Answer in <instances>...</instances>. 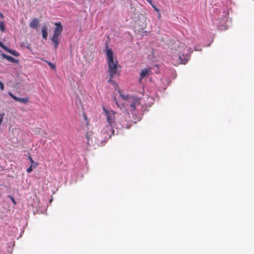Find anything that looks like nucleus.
<instances>
[{
	"instance_id": "1",
	"label": "nucleus",
	"mask_w": 254,
	"mask_h": 254,
	"mask_svg": "<svg viewBox=\"0 0 254 254\" xmlns=\"http://www.w3.org/2000/svg\"><path fill=\"white\" fill-rule=\"evenodd\" d=\"M107 49L106 54L107 57V62L108 65V72L109 73V82L113 84L115 83V81L112 78L115 76H119L121 72V66L118 64L116 58L114 59L113 53L111 49H108V45L106 44Z\"/></svg>"
},
{
	"instance_id": "2",
	"label": "nucleus",
	"mask_w": 254,
	"mask_h": 254,
	"mask_svg": "<svg viewBox=\"0 0 254 254\" xmlns=\"http://www.w3.org/2000/svg\"><path fill=\"white\" fill-rule=\"evenodd\" d=\"M121 97L125 101H127L130 105L131 110L134 111L136 107L140 104V98L135 96H130L125 95L121 91H119Z\"/></svg>"
},
{
	"instance_id": "3",
	"label": "nucleus",
	"mask_w": 254,
	"mask_h": 254,
	"mask_svg": "<svg viewBox=\"0 0 254 254\" xmlns=\"http://www.w3.org/2000/svg\"><path fill=\"white\" fill-rule=\"evenodd\" d=\"M55 25L56 27L54 29L51 41L54 45L55 48L57 49L59 44V37L61 35L63 30V27L60 22L55 23Z\"/></svg>"
},
{
	"instance_id": "4",
	"label": "nucleus",
	"mask_w": 254,
	"mask_h": 254,
	"mask_svg": "<svg viewBox=\"0 0 254 254\" xmlns=\"http://www.w3.org/2000/svg\"><path fill=\"white\" fill-rule=\"evenodd\" d=\"M182 54L179 53L178 55L173 56V64L175 65H177L180 64H185L189 61L190 57L189 56H186L185 59H183L182 57Z\"/></svg>"
},
{
	"instance_id": "5",
	"label": "nucleus",
	"mask_w": 254,
	"mask_h": 254,
	"mask_svg": "<svg viewBox=\"0 0 254 254\" xmlns=\"http://www.w3.org/2000/svg\"><path fill=\"white\" fill-rule=\"evenodd\" d=\"M103 110L107 118L108 125H114L116 122L115 115L116 113L113 110H107L104 108H103Z\"/></svg>"
},
{
	"instance_id": "6",
	"label": "nucleus",
	"mask_w": 254,
	"mask_h": 254,
	"mask_svg": "<svg viewBox=\"0 0 254 254\" xmlns=\"http://www.w3.org/2000/svg\"><path fill=\"white\" fill-rule=\"evenodd\" d=\"M114 132L113 126L110 125L105 126L102 131V133L104 135V137L105 139L110 138L112 135H114Z\"/></svg>"
},
{
	"instance_id": "7",
	"label": "nucleus",
	"mask_w": 254,
	"mask_h": 254,
	"mask_svg": "<svg viewBox=\"0 0 254 254\" xmlns=\"http://www.w3.org/2000/svg\"><path fill=\"white\" fill-rule=\"evenodd\" d=\"M151 72V68H144L141 70L140 73V80H141L143 78L147 77Z\"/></svg>"
},
{
	"instance_id": "8",
	"label": "nucleus",
	"mask_w": 254,
	"mask_h": 254,
	"mask_svg": "<svg viewBox=\"0 0 254 254\" xmlns=\"http://www.w3.org/2000/svg\"><path fill=\"white\" fill-rule=\"evenodd\" d=\"M39 20L37 18L33 19L30 23L29 26L32 28H36L38 26Z\"/></svg>"
},
{
	"instance_id": "9",
	"label": "nucleus",
	"mask_w": 254,
	"mask_h": 254,
	"mask_svg": "<svg viewBox=\"0 0 254 254\" xmlns=\"http://www.w3.org/2000/svg\"><path fill=\"white\" fill-rule=\"evenodd\" d=\"M1 56H2V57L3 58L6 59V60H7L8 61H9L11 62L16 63L17 62V61L16 60H15L13 57H12L10 56H8V55H5L4 54H2Z\"/></svg>"
},
{
	"instance_id": "10",
	"label": "nucleus",
	"mask_w": 254,
	"mask_h": 254,
	"mask_svg": "<svg viewBox=\"0 0 254 254\" xmlns=\"http://www.w3.org/2000/svg\"><path fill=\"white\" fill-rule=\"evenodd\" d=\"M42 37L44 39L47 40L48 37V33L47 31V27L46 26H44L42 28Z\"/></svg>"
},
{
	"instance_id": "11",
	"label": "nucleus",
	"mask_w": 254,
	"mask_h": 254,
	"mask_svg": "<svg viewBox=\"0 0 254 254\" xmlns=\"http://www.w3.org/2000/svg\"><path fill=\"white\" fill-rule=\"evenodd\" d=\"M17 101L24 104H27L28 101L29 99L27 97L26 98H18Z\"/></svg>"
},
{
	"instance_id": "12",
	"label": "nucleus",
	"mask_w": 254,
	"mask_h": 254,
	"mask_svg": "<svg viewBox=\"0 0 254 254\" xmlns=\"http://www.w3.org/2000/svg\"><path fill=\"white\" fill-rule=\"evenodd\" d=\"M93 135V132L92 131H87L85 134L86 138L87 140V144L89 143V141Z\"/></svg>"
},
{
	"instance_id": "13",
	"label": "nucleus",
	"mask_w": 254,
	"mask_h": 254,
	"mask_svg": "<svg viewBox=\"0 0 254 254\" xmlns=\"http://www.w3.org/2000/svg\"><path fill=\"white\" fill-rule=\"evenodd\" d=\"M120 124L123 127H128V124L127 123V121L126 120H125V121L121 120L120 121Z\"/></svg>"
},
{
	"instance_id": "14",
	"label": "nucleus",
	"mask_w": 254,
	"mask_h": 254,
	"mask_svg": "<svg viewBox=\"0 0 254 254\" xmlns=\"http://www.w3.org/2000/svg\"><path fill=\"white\" fill-rule=\"evenodd\" d=\"M8 52L11 54L12 55L15 56H19V54L16 51H14V50H8Z\"/></svg>"
},
{
	"instance_id": "15",
	"label": "nucleus",
	"mask_w": 254,
	"mask_h": 254,
	"mask_svg": "<svg viewBox=\"0 0 254 254\" xmlns=\"http://www.w3.org/2000/svg\"><path fill=\"white\" fill-rule=\"evenodd\" d=\"M0 29L2 32L5 30V26L3 22L0 21Z\"/></svg>"
},
{
	"instance_id": "16",
	"label": "nucleus",
	"mask_w": 254,
	"mask_h": 254,
	"mask_svg": "<svg viewBox=\"0 0 254 254\" xmlns=\"http://www.w3.org/2000/svg\"><path fill=\"white\" fill-rule=\"evenodd\" d=\"M47 63L51 68L54 69H56V67L55 64H52V63H51L50 62H47Z\"/></svg>"
},
{
	"instance_id": "17",
	"label": "nucleus",
	"mask_w": 254,
	"mask_h": 254,
	"mask_svg": "<svg viewBox=\"0 0 254 254\" xmlns=\"http://www.w3.org/2000/svg\"><path fill=\"white\" fill-rule=\"evenodd\" d=\"M32 166L33 165H31L29 168L27 169V172L28 173H30L32 171Z\"/></svg>"
},
{
	"instance_id": "18",
	"label": "nucleus",
	"mask_w": 254,
	"mask_h": 254,
	"mask_svg": "<svg viewBox=\"0 0 254 254\" xmlns=\"http://www.w3.org/2000/svg\"><path fill=\"white\" fill-rule=\"evenodd\" d=\"M0 89L1 90H3L4 89V85L0 81Z\"/></svg>"
},
{
	"instance_id": "19",
	"label": "nucleus",
	"mask_w": 254,
	"mask_h": 254,
	"mask_svg": "<svg viewBox=\"0 0 254 254\" xmlns=\"http://www.w3.org/2000/svg\"><path fill=\"white\" fill-rule=\"evenodd\" d=\"M11 96L12 97V98L15 100V101H17V100H18V97L12 95V94H10Z\"/></svg>"
},
{
	"instance_id": "20",
	"label": "nucleus",
	"mask_w": 254,
	"mask_h": 254,
	"mask_svg": "<svg viewBox=\"0 0 254 254\" xmlns=\"http://www.w3.org/2000/svg\"><path fill=\"white\" fill-rule=\"evenodd\" d=\"M2 49H3L4 50H5V51H7L8 52V50H10L9 49H8L5 45H3L1 47Z\"/></svg>"
},
{
	"instance_id": "21",
	"label": "nucleus",
	"mask_w": 254,
	"mask_h": 254,
	"mask_svg": "<svg viewBox=\"0 0 254 254\" xmlns=\"http://www.w3.org/2000/svg\"><path fill=\"white\" fill-rule=\"evenodd\" d=\"M28 159H29V160L30 161V162H31V163H34V161L33 160V159H32V157H31V156H29V157H28Z\"/></svg>"
},
{
	"instance_id": "22",
	"label": "nucleus",
	"mask_w": 254,
	"mask_h": 254,
	"mask_svg": "<svg viewBox=\"0 0 254 254\" xmlns=\"http://www.w3.org/2000/svg\"><path fill=\"white\" fill-rule=\"evenodd\" d=\"M0 125L2 123V122L3 120V118H2V117H1V115H0Z\"/></svg>"
},
{
	"instance_id": "23",
	"label": "nucleus",
	"mask_w": 254,
	"mask_h": 254,
	"mask_svg": "<svg viewBox=\"0 0 254 254\" xmlns=\"http://www.w3.org/2000/svg\"><path fill=\"white\" fill-rule=\"evenodd\" d=\"M182 57L183 58V59H185L186 56H189L188 55L184 54V53H182Z\"/></svg>"
},
{
	"instance_id": "24",
	"label": "nucleus",
	"mask_w": 254,
	"mask_h": 254,
	"mask_svg": "<svg viewBox=\"0 0 254 254\" xmlns=\"http://www.w3.org/2000/svg\"><path fill=\"white\" fill-rule=\"evenodd\" d=\"M11 199L14 204H16V201H15L13 197H11Z\"/></svg>"
},
{
	"instance_id": "25",
	"label": "nucleus",
	"mask_w": 254,
	"mask_h": 254,
	"mask_svg": "<svg viewBox=\"0 0 254 254\" xmlns=\"http://www.w3.org/2000/svg\"><path fill=\"white\" fill-rule=\"evenodd\" d=\"M147 1L150 4H152V1L151 0H147Z\"/></svg>"
},
{
	"instance_id": "26",
	"label": "nucleus",
	"mask_w": 254,
	"mask_h": 254,
	"mask_svg": "<svg viewBox=\"0 0 254 254\" xmlns=\"http://www.w3.org/2000/svg\"><path fill=\"white\" fill-rule=\"evenodd\" d=\"M154 9H155L156 11H157V12H158V11H159V9H158V8H157L156 7H154Z\"/></svg>"
},
{
	"instance_id": "27",
	"label": "nucleus",
	"mask_w": 254,
	"mask_h": 254,
	"mask_svg": "<svg viewBox=\"0 0 254 254\" xmlns=\"http://www.w3.org/2000/svg\"><path fill=\"white\" fill-rule=\"evenodd\" d=\"M0 16L2 18L3 17V14L1 13H0Z\"/></svg>"
},
{
	"instance_id": "28",
	"label": "nucleus",
	"mask_w": 254,
	"mask_h": 254,
	"mask_svg": "<svg viewBox=\"0 0 254 254\" xmlns=\"http://www.w3.org/2000/svg\"><path fill=\"white\" fill-rule=\"evenodd\" d=\"M126 116L129 117V114L128 113H127Z\"/></svg>"
},
{
	"instance_id": "29",
	"label": "nucleus",
	"mask_w": 254,
	"mask_h": 254,
	"mask_svg": "<svg viewBox=\"0 0 254 254\" xmlns=\"http://www.w3.org/2000/svg\"><path fill=\"white\" fill-rule=\"evenodd\" d=\"M151 5L152 6V7H153V8H154V7H156L155 6H154V5L153 4V3H152Z\"/></svg>"
},
{
	"instance_id": "30",
	"label": "nucleus",
	"mask_w": 254,
	"mask_h": 254,
	"mask_svg": "<svg viewBox=\"0 0 254 254\" xmlns=\"http://www.w3.org/2000/svg\"><path fill=\"white\" fill-rule=\"evenodd\" d=\"M84 118H85V120H87V117H86V116H84Z\"/></svg>"
},
{
	"instance_id": "31",
	"label": "nucleus",
	"mask_w": 254,
	"mask_h": 254,
	"mask_svg": "<svg viewBox=\"0 0 254 254\" xmlns=\"http://www.w3.org/2000/svg\"><path fill=\"white\" fill-rule=\"evenodd\" d=\"M37 165H38V164H37V163H36V164H35V167H36V166Z\"/></svg>"
}]
</instances>
